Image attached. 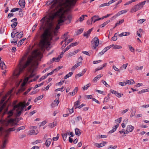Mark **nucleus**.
<instances>
[{
  "label": "nucleus",
  "mask_w": 149,
  "mask_h": 149,
  "mask_svg": "<svg viewBox=\"0 0 149 149\" xmlns=\"http://www.w3.org/2000/svg\"><path fill=\"white\" fill-rule=\"evenodd\" d=\"M77 0H49L47 4H52L51 8L49 10L46 16L40 20L41 27L40 28L48 27L51 29L53 26V21L55 17L58 18V24L55 28L57 31L60 26L63 24L65 20H68L67 23H70L72 19L71 15H68L72 6H74Z\"/></svg>",
  "instance_id": "f257e3e1"
},
{
  "label": "nucleus",
  "mask_w": 149,
  "mask_h": 149,
  "mask_svg": "<svg viewBox=\"0 0 149 149\" xmlns=\"http://www.w3.org/2000/svg\"><path fill=\"white\" fill-rule=\"evenodd\" d=\"M28 53L25 54L21 58L19 63V70H17L14 73V75L18 77L27 66L29 67V70L38 64V61H40L42 58L41 53L38 50H34L32 53L31 56L28 57Z\"/></svg>",
  "instance_id": "f03ea898"
},
{
  "label": "nucleus",
  "mask_w": 149,
  "mask_h": 149,
  "mask_svg": "<svg viewBox=\"0 0 149 149\" xmlns=\"http://www.w3.org/2000/svg\"><path fill=\"white\" fill-rule=\"evenodd\" d=\"M51 33L48 29H46L41 36V40L39 42V47L42 51H45V48H48L50 44L49 40Z\"/></svg>",
  "instance_id": "7ed1b4c3"
},
{
  "label": "nucleus",
  "mask_w": 149,
  "mask_h": 149,
  "mask_svg": "<svg viewBox=\"0 0 149 149\" xmlns=\"http://www.w3.org/2000/svg\"><path fill=\"white\" fill-rule=\"evenodd\" d=\"M17 101L16 100L13 102V104L15 105L14 106L13 109L11 110L10 111L8 112V109H6L5 110L4 114L6 113H7L8 114V117L9 118V117L11 116L13 114V110H15L16 112V115L18 116H19L22 111L24 110V109L25 107H26V106L24 104V103H23L22 102H20L17 105H15Z\"/></svg>",
  "instance_id": "20e7f679"
},
{
  "label": "nucleus",
  "mask_w": 149,
  "mask_h": 149,
  "mask_svg": "<svg viewBox=\"0 0 149 149\" xmlns=\"http://www.w3.org/2000/svg\"><path fill=\"white\" fill-rule=\"evenodd\" d=\"M15 121L14 119H8L4 120L3 122V124L6 126L9 125H10L11 126H15L17 125V123H15Z\"/></svg>",
  "instance_id": "39448f33"
},
{
  "label": "nucleus",
  "mask_w": 149,
  "mask_h": 149,
  "mask_svg": "<svg viewBox=\"0 0 149 149\" xmlns=\"http://www.w3.org/2000/svg\"><path fill=\"white\" fill-rule=\"evenodd\" d=\"M99 42V40L97 37H95L91 41L92 48L93 49H96L98 46Z\"/></svg>",
  "instance_id": "423d86ee"
},
{
  "label": "nucleus",
  "mask_w": 149,
  "mask_h": 149,
  "mask_svg": "<svg viewBox=\"0 0 149 149\" xmlns=\"http://www.w3.org/2000/svg\"><path fill=\"white\" fill-rule=\"evenodd\" d=\"M128 9H126L120 11L117 14H116L114 16L112 17L111 18V19L112 20H113L117 17L119 16L120 15L127 13L128 11Z\"/></svg>",
  "instance_id": "0eeeda50"
},
{
  "label": "nucleus",
  "mask_w": 149,
  "mask_h": 149,
  "mask_svg": "<svg viewBox=\"0 0 149 149\" xmlns=\"http://www.w3.org/2000/svg\"><path fill=\"white\" fill-rule=\"evenodd\" d=\"M15 127H12L9 128L7 130H5L4 132L5 133V137H7L10 134V132L12 131H13L15 130Z\"/></svg>",
  "instance_id": "6e6552de"
},
{
  "label": "nucleus",
  "mask_w": 149,
  "mask_h": 149,
  "mask_svg": "<svg viewBox=\"0 0 149 149\" xmlns=\"http://www.w3.org/2000/svg\"><path fill=\"white\" fill-rule=\"evenodd\" d=\"M102 19V18H99L98 15H94L91 18V20H92V23H94Z\"/></svg>",
  "instance_id": "1a4fd4ad"
},
{
  "label": "nucleus",
  "mask_w": 149,
  "mask_h": 149,
  "mask_svg": "<svg viewBox=\"0 0 149 149\" xmlns=\"http://www.w3.org/2000/svg\"><path fill=\"white\" fill-rule=\"evenodd\" d=\"M146 2V1H143L139 3L136 5V7L138 10L141 9L142 8L143 6L145 4Z\"/></svg>",
  "instance_id": "9d476101"
},
{
  "label": "nucleus",
  "mask_w": 149,
  "mask_h": 149,
  "mask_svg": "<svg viewBox=\"0 0 149 149\" xmlns=\"http://www.w3.org/2000/svg\"><path fill=\"white\" fill-rule=\"evenodd\" d=\"M33 74H31L30 75L29 77H27L25 78L24 80V82L22 84V87H24L26 84L27 82L28 81L29 79L33 77Z\"/></svg>",
  "instance_id": "9b49d317"
},
{
  "label": "nucleus",
  "mask_w": 149,
  "mask_h": 149,
  "mask_svg": "<svg viewBox=\"0 0 149 149\" xmlns=\"http://www.w3.org/2000/svg\"><path fill=\"white\" fill-rule=\"evenodd\" d=\"M134 127L132 125H128L126 129V131H127V134L129 132H131L133 131Z\"/></svg>",
  "instance_id": "f8f14e48"
},
{
  "label": "nucleus",
  "mask_w": 149,
  "mask_h": 149,
  "mask_svg": "<svg viewBox=\"0 0 149 149\" xmlns=\"http://www.w3.org/2000/svg\"><path fill=\"white\" fill-rule=\"evenodd\" d=\"M93 28H92L91 29H89L87 32H85L84 34V36L86 37L87 38H88L89 36L90 35L91 32L93 30Z\"/></svg>",
  "instance_id": "ddd939ff"
},
{
  "label": "nucleus",
  "mask_w": 149,
  "mask_h": 149,
  "mask_svg": "<svg viewBox=\"0 0 149 149\" xmlns=\"http://www.w3.org/2000/svg\"><path fill=\"white\" fill-rule=\"evenodd\" d=\"M82 64V62H79L78 63L75 64L71 68V70H74L76 68H77L78 66H79Z\"/></svg>",
  "instance_id": "4468645a"
},
{
  "label": "nucleus",
  "mask_w": 149,
  "mask_h": 149,
  "mask_svg": "<svg viewBox=\"0 0 149 149\" xmlns=\"http://www.w3.org/2000/svg\"><path fill=\"white\" fill-rule=\"evenodd\" d=\"M19 3L22 8H24L25 4L24 0H20Z\"/></svg>",
  "instance_id": "2eb2a0df"
},
{
  "label": "nucleus",
  "mask_w": 149,
  "mask_h": 149,
  "mask_svg": "<svg viewBox=\"0 0 149 149\" xmlns=\"http://www.w3.org/2000/svg\"><path fill=\"white\" fill-rule=\"evenodd\" d=\"M79 51V49L76 50L74 52H70L69 53L68 56V57H71L77 54Z\"/></svg>",
  "instance_id": "dca6fc26"
},
{
  "label": "nucleus",
  "mask_w": 149,
  "mask_h": 149,
  "mask_svg": "<svg viewBox=\"0 0 149 149\" xmlns=\"http://www.w3.org/2000/svg\"><path fill=\"white\" fill-rule=\"evenodd\" d=\"M131 33L130 32H122L118 35L119 37H122L123 36H126L129 35Z\"/></svg>",
  "instance_id": "f3484780"
},
{
  "label": "nucleus",
  "mask_w": 149,
  "mask_h": 149,
  "mask_svg": "<svg viewBox=\"0 0 149 149\" xmlns=\"http://www.w3.org/2000/svg\"><path fill=\"white\" fill-rule=\"evenodd\" d=\"M11 91H9L6 94L4 97L2 99L1 102H0V104H2L3 103V102H4L5 99L6 98V97H7L8 95H10L11 93Z\"/></svg>",
  "instance_id": "a211bd4d"
},
{
  "label": "nucleus",
  "mask_w": 149,
  "mask_h": 149,
  "mask_svg": "<svg viewBox=\"0 0 149 149\" xmlns=\"http://www.w3.org/2000/svg\"><path fill=\"white\" fill-rule=\"evenodd\" d=\"M78 90V88L77 87H75L74 90L72 92H70L69 94L71 95H75L77 92Z\"/></svg>",
  "instance_id": "6ab92c4d"
},
{
  "label": "nucleus",
  "mask_w": 149,
  "mask_h": 149,
  "mask_svg": "<svg viewBox=\"0 0 149 149\" xmlns=\"http://www.w3.org/2000/svg\"><path fill=\"white\" fill-rule=\"evenodd\" d=\"M73 39L72 38L68 40L67 41L65 42L64 45H63L62 48L65 47L67 45H68L69 43L72 41Z\"/></svg>",
  "instance_id": "aec40b11"
},
{
  "label": "nucleus",
  "mask_w": 149,
  "mask_h": 149,
  "mask_svg": "<svg viewBox=\"0 0 149 149\" xmlns=\"http://www.w3.org/2000/svg\"><path fill=\"white\" fill-rule=\"evenodd\" d=\"M52 141V139L50 138L47 139L45 143L46 146L47 147L49 146L51 144Z\"/></svg>",
  "instance_id": "412c9836"
},
{
  "label": "nucleus",
  "mask_w": 149,
  "mask_h": 149,
  "mask_svg": "<svg viewBox=\"0 0 149 149\" xmlns=\"http://www.w3.org/2000/svg\"><path fill=\"white\" fill-rule=\"evenodd\" d=\"M119 124H117L115 125L113 127V129L110 131L109 133V134H111L114 132L116 130V129L118 127Z\"/></svg>",
  "instance_id": "4be33fe9"
},
{
  "label": "nucleus",
  "mask_w": 149,
  "mask_h": 149,
  "mask_svg": "<svg viewBox=\"0 0 149 149\" xmlns=\"http://www.w3.org/2000/svg\"><path fill=\"white\" fill-rule=\"evenodd\" d=\"M0 65L1 68L2 70H5L6 68V65L3 61H1V62H0Z\"/></svg>",
  "instance_id": "5701e85b"
},
{
  "label": "nucleus",
  "mask_w": 149,
  "mask_h": 149,
  "mask_svg": "<svg viewBox=\"0 0 149 149\" xmlns=\"http://www.w3.org/2000/svg\"><path fill=\"white\" fill-rule=\"evenodd\" d=\"M102 76L103 75L102 74H100L97 75L96 77L94 78L93 79V81L95 82H96L97 80H99Z\"/></svg>",
  "instance_id": "b1692460"
},
{
  "label": "nucleus",
  "mask_w": 149,
  "mask_h": 149,
  "mask_svg": "<svg viewBox=\"0 0 149 149\" xmlns=\"http://www.w3.org/2000/svg\"><path fill=\"white\" fill-rule=\"evenodd\" d=\"M138 10L136 7V5H135L131 9L130 12V13H133L136 12Z\"/></svg>",
  "instance_id": "393cba45"
},
{
  "label": "nucleus",
  "mask_w": 149,
  "mask_h": 149,
  "mask_svg": "<svg viewBox=\"0 0 149 149\" xmlns=\"http://www.w3.org/2000/svg\"><path fill=\"white\" fill-rule=\"evenodd\" d=\"M138 10L136 7V5H135L131 9L130 12V13H133L136 12Z\"/></svg>",
  "instance_id": "a878e982"
},
{
  "label": "nucleus",
  "mask_w": 149,
  "mask_h": 149,
  "mask_svg": "<svg viewBox=\"0 0 149 149\" xmlns=\"http://www.w3.org/2000/svg\"><path fill=\"white\" fill-rule=\"evenodd\" d=\"M75 134L76 135H78V136H79L81 134V132L80 130L78 128H76L75 129Z\"/></svg>",
  "instance_id": "bb28decb"
},
{
  "label": "nucleus",
  "mask_w": 149,
  "mask_h": 149,
  "mask_svg": "<svg viewBox=\"0 0 149 149\" xmlns=\"http://www.w3.org/2000/svg\"><path fill=\"white\" fill-rule=\"evenodd\" d=\"M127 84H134L135 83V82L133 80L131 79L130 80H126Z\"/></svg>",
  "instance_id": "cd10ccee"
},
{
  "label": "nucleus",
  "mask_w": 149,
  "mask_h": 149,
  "mask_svg": "<svg viewBox=\"0 0 149 149\" xmlns=\"http://www.w3.org/2000/svg\"><path fill=\"white\" fill-rule=\"evenodd\" d=\"M54 102L56 103L55 104H54L52 103V107H54L55 106H57L58 103H59V101H58V100L57 99V98L56 99V100L54 101Z\"/></svg>",
  "instance_id": "c85d7f7f"
},
{
  "label": "nucleus",
  "mask_w": 149,
  "mask_h": 149,
  "mask_svg": "<svg viewBox=\"0 0 149 149\" xmlns=\"http://www.w3.org/2000/svg\"><path fill=\"white\" fill-rule=\"evenodd\" d=\"M112 45H113V48L114 49H120L122 48V47L120 45H114L113 44H112Z\"/></svg>",
  "instance_id": "c756f323"
},
{
  "label": "nucleus",
  "mask_w": 149,
  "mask_h": 149,
  "mask_svg": "<svg viewBox=\"0 0 149 149\" xmlns=\"http://www.w3.org/2000/svg\"><path fill=\"white\" fill-rule=\"evenodd\" d=\"M56 125V122H54L53 123L49 124V127L52 128Z\"/></svg>",
  "instance_id": "7c9ffc66"
},
{
  "label": "nucleus",
  "mask_w": 149,
  "mask_h": 149,
  "mask_svg": "<svg viewBox=\"0 0 149 149\" xmlns=\"http://www.w3.org/2000/svg\"><path fill=\"white\" fill-rule=\"evenodd\" d=\"M80 104L79 101L78 100L77 101L74 103V106L75 107V109L78 108Z\"/></svg>",
  "instance_id": "2f4dec72"
},
{
  "label": "nucleus",
  "mask_w": 149,
  "mask_h": 149,
  "mask_svg": "<svg viewBox=\"0 0 149 149\" xmlns=\"http://www.w3.org/2000/svg\"><path fill=\"white\" fill-rule=\"evenodd\" d=\"M124 19H122L118 22L116 24V26H117L122 24L124 22Z\"/></svg>",
  "instance_id": "473e14b6"
},
{
  "label": "nucleus",
  "mask_w": 149,
  "mask_h": 149,
  "mask_svg": "<svg viewBox=\"0 0 149 149\" xmlns=\"http://www.w3.org/2000/svg\"><path fill=\"white\" fill-rule=\"evenodd\" d=\"M96 146L98 148L104 146V143H96Z\"/></svg>",
  "instance_id": "72a5a7b5"
},
{
  "label": "nucleus",
  "mask_w": 149,
  "mask_h": 149,
  "mask_svg": "<svg viewBox=\"0 0 149 149\" xmlns=\"http://www.w3.org/2000/svg\"><path fill=\"white\" fill-rule=\"evenodd\" d=\"M73 73L72 72H70L68 74H67L65 77L64 79H66L69 77H70L72 74Z\"/></svg>",
  "instance_id": "f704fd0d"
},
{
  "label": "nucleus",
  "mask_w": 149,
  "mask_h": 149,
  "mask_svg": "<svg viewBox=\"0 0 149 149\" xmlns=\"http://www.w3.org/2000/svg\"><path fill=\"white\" fill-rule=\"evenodd\" d=\"M110 22L109 20H107L106 22H104L103 24L100 25V26H101L102 27H104L105 25H107Z\"/></svg>",
  "instance_id": "c9c22d12"
},
{
  "label": "nucleus",
  "mask_w": 149,
  "mask_h": 149,
  "mask_svg": "<svg viewBox=\"0 0 149 149\" xmlns=\"http://www.w3.org/2000/svg\"><path fill=\"white\" fill-rule=\"evenodd\" d=\"M23 36V32H20L19 33H18L16 36V37L17 38H20Z\"/></svg>",
  "instance_id": "e433bc0d"
},
{
  "label": "nucleus",
  "mask_w": 149,
  "mask_h": 149,
  "mask_svg": "<svg viewBox=\"0 0 149 149\" xmlns=\"http://www.w3.org/2000/svg\"><path fill=\"white\" fill-rule=\"evenodd\" d=\"M70 46H68L66 48H65L64 50H63L61 52V54L60 55H63L66 51L68 50L69 49H70Z\"/></svg>",
  "instance_id": "4c0bfd02"
},
{
  "label": "nucleus",
  "mask_w": 149,
  "mask_h": 149,
  "mask_svg": "<svg viewBox=\"0 0 149 149\" xmlns=\"http://www.w3.org/2000/svg\"><path fill=\"white\" fill-rule=\"evenodd\" d=\"M26 38H24L21 40L18 43V45H21L23 42L25 40Z\"/></svg>",
  "instance_id": "58836bf2"
},
{
  "label": "nucleus",
  "mask_w": 149,
  "mask_h": 149,
  "mask_svg": "<svg viewBox=\"0 0 149 149\" xmlns=\"http://www.w3.org/2000/svg\"><path fill=\"white\" fill-rule=\"evenodd\" d=\"M78 44H79V42H74V43H72L71 44H70V45H69L68 46H70V48L71 47H73V46H75L77 45Z\"/></svg>",
  "instance_id": "ea45409f"
},
{
  "label": "nucleus",
  "mask_w": 149,
  "mask_h": 149,
  "mask_svg": "<svg viewBox=\"0 0 149 149\" xmlns=\"http://www.w3.org/2000/svg\"><path fill=\"white\" fill-rule=\"evenodd\" d=\"M38 132L36 133L34 130H31L29 131V134L30 135H36L37 134Z\"/></svg>",
  "instance_id": "a19ab883"
},
{
  "label": "nucleus",
  "mask_w": 149,
  "mask_h": 149,
  "mask_svg": "<svg viewBox=\"0 0 149 149\" xmlns=\"http://www.w3.org/2000/svg\"><path fill=\"white\" fill-rule=\"evenodd\" d=\"M68 135L67 133H65L64 134H62V136L63 139V140L65 141L67 138V136Z\"/></svg>",
  "instance_id": "79ce46f5"
},
{
  "label": "nucleus",
  "mask_w": 149,
  "mask_h": 149,
  "mask_svg": "<svg viewBox=\"0 0 149 149\" xmlns=\"http://www.w3.org/2000/svg\"><path fill=\"white\" fill-rule=\"evenodd\" d=\"M61 57L60 56L59 57L58 56L57 58H52L53 61H55L56 62H57L59 61L60 58Z\"/></svg>",
  "instance_id": "37998d69"
},
{
  "label": "nucleus",
  "mask_w": 149,
  "mask_h": 149,
  "mask_svg": "<svg viewBox=\"0 0 149 149\" xmlns=\"http://www.w3.org/2000/svg\"><path fill=\"white\" fill-rule=\"evenodd\" d=\"M148 91H148V89H144L140 91H139L138 92V93L139 94H141V93H143L148 92Z\"/></svg>",
  "instance_id": "c03bdc74"
},
{
  "label": "nucleus",
  "mask_w": 149,
  "mask_h": 149,
  "mask_svg": "<svg viewBox=\"0 0 149 149\" xmlns=\"http://www.w3.org/2000/svg\"><path fill=\"white\" fill-rule=\"evenodd\" d=\"M117 148V146H109L108 149L110 148L112 149H116Z\"/></svg>",
  "instance_id": "a18cd8bd"
},
{
  "label": "nucleus",
  "mask_w": 149,
  "mask_h": 149,
  "mask_svg": "<svg viewBox=\"0 0 149 149\" xmlns=\"http://www.w3.org/2000/svg\"><path fill=\"white\" fill-rule=\"evenodd\" d=\"M64 88V87L62 86L61 88H59L55 90V91H61L62 92H63L64 91L63 90Z\"/></svg>",
  "instance_id": "49530a36"
},
{
  "label": "nucleus",
  "mask_w": 149,
  "mask_h": 149,
  "mask_svg": "<svg viewBox=\"0 0 149 149\" xmlns=\"http://www.w3.org/2000/svg\"><path fill=\"white\" fill-rule=\"evenodd\" d=\"M25 128V127L24 126L20 127L17 129V132H19L20 130L24 129Z\"/></svg>",
  "instance_id": "de8ad7c7"
},
{
  "label": "nucleus",
  "mask_w": 149,
  "mask_h": 149,
  "mask_svg": "<svg viewBox=\"0 0 149 149\" xmlns=\"http://www.w3.org/2000/svg\"><path fill=\"white\" fill-rule=\"evenodd\" d=\"M19 9L17 8H14L12 9L10 11L11 12H14L19 10Z\"/></svg>",
  "instance_id": "09e8293b"
},
{
  "label": "nucleus",
  "mask_w": 149,
  "mask_h": 149,
  "mask_svg": "<svg viewBox=\"0 0 149 149\" xmlns=\"http://www.w3.org/2000/svg\"><path fill=\"white\" fill-rule=\"evenodd\" d=\"M64 82V80L61 81L60 82H59L57 83L56 84V86L57 85H62Z\"/></svg>",
  "instance_id": "8fccbe9b"
},
{
  "label": "nucleus",
  "mask_w": 149,
  "mask_h": 149,
  "mask_svg": "<svg viewBox=\"0 0 149 149\" xmlns=\"http://www.w3.org/2000/svg\"><path fill=\"white\" fill-rule=\"evenodd\" d=\"M17 22H14L13 24H11V26L13 28H14L17 26Z\"/></svg>",
  "instance_id": "3c124183"
},
{
  "label": "nucleus",
  "mask_w": 149,
  "mask_h": 149,
  "mask_svg": "<svg viewBox=\"0 0 149 149\" xmlns=\"http://www.w3.org/2000/svg\"><path fill=\"white\" fill-rule=\"evenodd\" d=\"M119 84L122 86H123L126 85L127 84V83L125 82H119Z\"/></svg>",
  "instance_id": "603ef678"
},
{
  "label": "nucleus",
  "mask_w": 149,
  "mask_h": 149,
  "mask_svg": "<svg viewBox=\"0 0 149 149\" xmlns=\"http://www.w3.org/2000/svg\"><path fill=\"white\" fill-rule=\"evenodd\" d=\"M102 82L107 87H109V85L107 82L104 80H102Z\"/></svg>",
  "instance_id": "864d4df0"
},
{
  "label": "nucleus",
  "mask_w": 149,
  "mask_h": 149,
  "mask_svg": "<svg viewBox=\"0 0 149 149\" xmlns=\"http://www.w3.org/2000/svg\"><path fill=\"white\" fill-rule=\"evenodd\" d=\"M129 49L132 52H133L134 50V49L131 45H128Z\"/></svg>",
  "instance_id": "5fc2aeb1"
},
{
  "label": "nucleus",
  "mask_w": 149,
  "mask_h": 149,
  "mask_svg": "<svg viewBox=\"0 0 149 149\" xmlns=\"http://www.w3.org/2000/svg\"><path fill=\"white\" fill-rule=\"evenodd\" d=\"M145 20L144 19H141L138 21V23L139 24L143 23L145 21Z\"/></svg>",
  "instance_id": "6e6d98bb"
},
{
  "label": "nucleus",
  "mask_w": 149,
  "mask_h": 149,
  "mask_svg": "<svg viewBox=\"0 0 149 149\" xmlns=\"http://www.w3.org/2000/svg\"><path fill=\"white\" fill-rule=\"evenodd\" d=\"M121 119H122V117H120L119 118H118L116 120H115V121L116 123H118V122L119 123H120V122H121Z\"/></svg>",
  "instance_id": "4d7b16f0"
},
{
  "label": "nucleus",
  "mask_w": 149,
  "mask_h": 149,
  "mask_svg": "<svg viewBox=\"0 0 149 149\" xmlns=\"http://www.w3.org/2000/svg\"><path fill=\"white\" fill-rule=\"evenodd\" d=\"M82 120V118L80 116H78L76 120V122H79V121H80V120Z\"/></svg>",
  "instance_id": "13d9d810"
},
{
  "label": "nucleus",
  "mask_w": 149,
  "mask_h": 149,
  "mask_svg": "<svg viewBox=\"0 0 149 149\" xmlns=\"http://www.w3.org/2000/svg\"><path fill=\"white\" fill-rule=\"evenodd\" d=\"M59 137V134H58L57 136L56 137H54L53 138V139L54 141H57L58 140Z\"/></svg>",
  "instance_id": "bf43d9fd"
},
{
  "label": "nucleus",
  "mask_w": 149,
  "mask_h": 149,
  "mask_svg": "<svg viewBox=\"0 0 149 149\" xmlns=\"http://www.w3.org/2000/svg\"><path fill=\"white\" fill-rule=\"evenodd\" d=\"M47 77V76L45 75L44 76H42L39 79L40 81H41L45 79H46Z\"/></svg>",
  "instance_id": "052dcab7"
},
{
  "label": "nucleus",
  "mask_w": 149,
  "mask_h": 149,
  "mask_svg": "<svg viewBox=\"0 0 149 149\" xmlns=\"http://www.w3.org/2000/svg\"><path fill=\"white\" fill-rule=\"evenodd\" d=\"M43 96H44L43 95H41V96H39L37 97L36 98V99H37L36 100H38L41 99H42L43 98Z\"/></svg>",
  "instance_id": "680f3d73"
},
{
  "label": "nucleus",
  "mask_w": 149,
  "mask_h": 149,
  "mask_svg": "<svg viewBox=\"0 0 149 149\" xmlns=\"http://www.w3.org/2000/svg\"><path fill=\"white\" fill-rule=\"evenodd\" d=\"M143 68V66H141L140 67L137 66L136 68V70H141Z\"/></svg>",
  "instance_id": "e2e57ef3"
},
{
  "label": "nucleus",
  "mask_w": 149,
  "mask_h": 149,
  "mask_svg": "<svg viewBox=\"0 0 149 149\" xmlns=\"http://www.w3.org/2000/svg\"><path fill=\"white\" fill-rule=\"evenodd\" d=\"M98 137L99 138H104L107 137V136L105 135H98Z\"/></svg>",
  "instance_id": "0e129e2a"
},
{
  "label": "nucleus",
  "mask_w": 149,
  "mask_h": 149,
  "mask_svg": "<svg viewBox=\"0 0 149 149\" xmlns=\"http://www.w3.org/2000/svg\"><path fill=\"white\" fill-rule=\"evenodd\" d=\"M17 33H15V31H13L11 33V36L12 38H13L15 37V35Z\"/></svg>",
  "instance_id": "69168bd1"
},
{
  "label": "nucleus",
  "mask_w": 149,
  "mask_h": 149,
  "mask_svg": "<svg viewBox=\"0 0 149 149\" xmlns=\"http://www.w3.org/2000/svg\"><path fill=\"white\" fill-rule=\"evenodd\" d=\"M84 15H82L79 18V21L81 22H82L84 19Z\"/></svg>",
  "instance_id": "338daca9"
},
{
  "label": "nucleus",
  "mask_w": 149,
  "mask_h": 149,
  "mask_svg": "<svg viewBox=\"0 0 149 149\" xmlns=\"http://www.w3.org/2000/svg\"><path fill=\"white\" fill-rule=\"evenodd\" d=\"M84 29H80L79 30L77 31V33L78 34H81V33H82Z\"/></svg>",
  "instance_id": "774afa93"
}]
</instances>
